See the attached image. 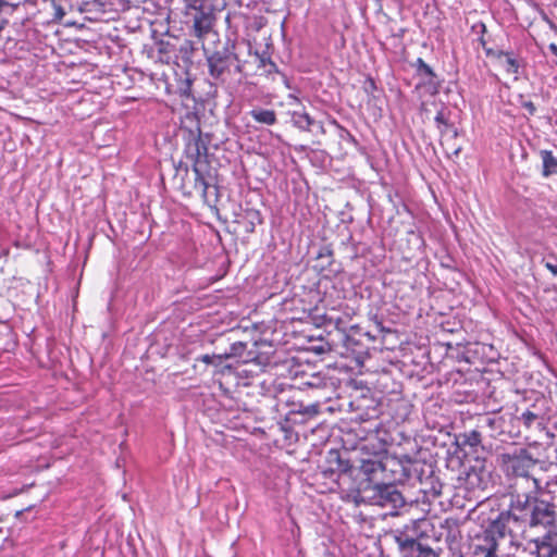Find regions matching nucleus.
I'll return each instance as SVG.
<instances>
[{"instance_id":"nucleus-1","label":"nucleus","mask_w":557,"mask_h":557,"mask_svg":"<svg viewBox=\"0 0 557 557\" xmlns=\"http://www.w3.org/2000/svg\"><path fill=\"white\" fill-rule=\"evenodd\" d=\"M240 329L235 319L224 322L219 311H211V410L233 407V389L238 385L237 367L247 344L239 341Z\"/></svg>"},{"instance_id":"nucleus-2","label":"nucleus","mask_w":557,"mask_h":557,"mask_svg":"<svg viewBox=\"0 0 557 557\" xmlns=\"http://www.w3.org/2000/svg\"><path fill=\"white\" fill-rule=\"evenodd\" d=\"M507 508L499 511L494 519H488L483 528L486 534L495 540L497 547L500 542L510 536L512 540L513 527L519 529H546L555 518V506L547 491L536 490L524 492L520 485H509Z\"/></svg>"},{"instance_id":"nucleus-3","label":"nucleus","mask_w":557,"mask_h":557,"mask_svg":"<svg viewBox=\"0 0 557 557\" xmlns=\"http://www.w3.org/2000/svg\"><path fill=\"white\" fill-rule=\"evenodd\" d=\"M379 449L372 451L369 457L359 460L358 475L369 476L372 482H388L404 484L410 481V468L412 456L408 454H389L379 443Z\"/></svg>"},{"instance_id":"nucleus-4","label":"nucleus","mask_w":557,"mask_h":557,"mask_svg":"<svg viewBox=\"0 0 557 557\" xmlns=\"http://www.w3.org/2000/svg\"><path fill=\"white\" fill-rule=\"evenodd\" d=\"M213 18L211 13V42L214 46L211 52V77L231 88L243 79L242 65L234 52L235 40L225 37V41L222 42L214 29Z\"/></svg>"},{"instance_id":"nucleus-5","label":"nucleus","mask_w":557,"mask_h":557,"mask_svg":"<svg viewBox=\"0 0 557 557\" xmlns=\"http://www.w3.org/2000/svg\"><path fill=\"white\" fill-rule=\"evenodd\" d=\"M361 480L355 486V499L372 506L389 509V515H398V509L406 505V499L397 488V484L372 482L369 476L359 475Z\"/></svg>"},{"instance_id":"nucleus-6","label":"nucleus","mask_w":557,"mask_h":557,"mask_svg":"<svg viewBox=\"0 0 557 557\" xmlns=\"http://www.w3.org/2000/svg\"><path fill=\"white\" fill-rule=\"evenodd\" d=\"M539 460L533 458L531 451L527 448H513L510 451L499 455V466L507 476L515 478L510 485H520L522 488H533L536 478L531 475V470L535 468Z\"/></svg>"},{"instance_id":"nucleus-7","label":"nucleus","mask_w":557,"mask_h":557,"mask_svg":"<svg viewBox=\"0 0 557 557\" xmlns=\"http://www.w3.org/2000/svg\"><path fill=\"white\" fill-rule=\"evenodd\" d=\"M323 478L330 479L338 484L341 481L350 482L348 488L355 492V486L361 478L358 475L359 466L351 463L346 450L330 449L325 456L324 463L320 467Z\"/></svg>"},{"instance_id":"nucleus-8","label":"nucleus","mask_w":557,"mask_h":557,"mask_svg":"<svg viewBox=\"0 0 557 557\" xmlns=\"http://www.w3.org/2000/svg\"><path fill=\"white\" fill-rule=\"evenodd\" d=\"M410 481L407 483L421 485L420 492L433 495L441 494V484L438 479L435 476V466L432 462H428L423 459L412 457L411 463H409Z\"/></svg>"},{"instance_id":"nucleus-9","label":"nucleus","mask_w":557,"mask_h":557,"mask_svg":"<svg viewBox=\"0 0 557 557\" xmlns=\"http://www.w3.org/2000/svg\"><path fill=\"white\" fill-rule=\"evenodd\" d=\"M431 522L426 518L413 519L401 528L391 531L398 550L429 537Z\"/></svg>"},{"instance_id":"nucleus-10","label":"nucleus","mask_w":557,"mask_h":557,"mask_svg":"<svg viewBox=\"0 0 557 557\" xmlns=\"http://www.w3.org/2000/svg\"><path fill=\"white\" fill-rule=\"evenodd\" d=\"M483 433L478 426L458 434H455L456 453L463 457L472 456L473 459L486 458L488 450L483 443Z\"/></svg>"},{"instance_id":"nucleus-11","label":"nucleus","mask_w":557,"mask_h":557,"mask_svg":"<svg viewBox=\"0 0 557 557\" xmlns=\"http://www.w3.org/2000/svg\"><path fill=\"white\" fill-rule=\"evenodd\" d=\"M193 169L195 173L194 189L206 202L209 187V150L201 137L196 141V156Z\"/></svg>"},{"instance_id":"nucleus-12","label":"nucleus","mask_w":557,"mask_h":557,"mask_svg":"<svg viewBox=\"0 0 557 557\" xmlns=\"http://www.w3.org/2000/svg\"><path fill=\"white\" fill-rule=\"evenodd\" d=\"M450 116H451V111L446 107L445 103L442 102L441 108L434 117V122H435L436 128L440 132L441 137L443 138L441 144L443 146L447 145L446 154L458 157L460 154L462 148H461V146L450 145V140L456 139L459 136L458 128L450 121Z\"/></svg>"},{"instance_id":"nucleus-13","label":"nucleus","mask_w":557,"mask_h":557,"mask_svg":"<svg viewBox=\"0 0 557 557\" xmlns=\"http://www.w3.org/2000/svg\"><path fill=\"white\" fill-rule=\"evenodd\" d=\"M282 384H277L275 381L271 382L267 389V395L275 399L274 408L277 412L282 413L287 409L284 414L287 420L294 421L292 416H299L304 405L300 400L295 399V395L288 396L287 392L282 387Z\"/></svg>"},{"instance_id":"nucleus-14","label":"nucleus","mask_w":557,"mask_h":557,"mask_svg":"<svg viewBox=\"0 0 557 557\" xmlns=\"http://www.w3.org/2000/svg\"><path fill=\"white\" fill-rule=\"evenodd\" d=\"M486 458L474 459L473 465L465 466L460 479L465 480L468 490H482L487 487L491 472L485 467Z\"/></svg>"},{"instance_id":"nucleus-15","label":"nucleus","mask_w":557,"mask_h":557,"mask_svg":"<svg viewBox=\"0 0 557 557\" xmlns=\"http://www.w3.org/2000/svg\"><path fill=\"white\" fill-rule=\"evenodd\" d=\"M486 57L495 60L507 74L513 75L516 79L521 75V70L525 65L523 59L513 50L486 49Z\"/></svg>"},{"instance_id":"nucleus-16","label":"nucleus","mask_w":557,"mask_h":557,"mask_svg":"<svg viewBox=\"0 0 557 557\" xmlns=\"http://www.w3.org/2000/svg\"><path fill=\"white\" fill-rule=\"evenodd\" d=\"M187 15L193 21V35L198 38L202 49L205 48V37L209 33V8L201 2L199 7H191Z\"/></svg>"},{"instance_id":"nucleus-17","label":"nucleus","mask_w":557,"mask_h":557,"mask_svg":"<svg viewBox=\"0 0 557 557\" xmlns=\"http://www.w3.org/2000/svg\"><path fill=\"white\" fill-rule=\"evenodd\" d=\"M367 422L369 426H362L358 423L352 428V431L359 440L358 448L364 454V457H369V455L372 454L370 446L374 447L372 441H379L377 433L380 426V422L376 420L369 419Z\"/></svg>"},{"instance_id":"nucleus-18","label":"nucleus","mask_w":557,"mask_h":557,"mask_svg":"<svg viewBox=\"0 0 557 557\" xmlns=\"http://www.w3.org/2000/svg\"><path fill=\"white\" fill-rule=\"evenodd\" d=\"M125 0H84L79 9L82 12L117 13L126 9Z\"/></svg>"},{"instance_id":"nucleus-19","label":"nucleus","mask_w":557,"mask_h":557,"mask_svg":"<svg viewBox=\"0 0 557 557\" xmlns=\"http://www.w3.org/2000/svg\"><path fill=\"white\" fill-rule=\"evenodd\" d=\"M497 548V543L484 529L472 539V557H496Z\"/></svg>"},{"instance_id":"nucleus-20","label":"nucleus","mask_w":557,"mask_h":557,"mask_svg":"<svg viewBox=\"0 0 557 557\" xmlns=\"http://www.w3.org/2000/svg\"><path fill=\"white\" fill-rule=\"evenodd\" d=\"M416 75L421 79L417 86L418 88L423 87L425 91L431 96H436L440 94L442 81L430 65L420 74Z\"/></svg>"},{"instance_id":"nucleus-21","label":"nucleus","mask_w":557,"mask_h":557,"mask_svg":"<svg viewBox=\"0 0 557 557\" xmlns=\"http://www.w3.org/2000/svg\"><path fill=\"white\" fill-rule=\"evenodd\" d=\"M289 122L300 132H311L317 121L306 110H289Z\"/></svg>"},{"instance_id":"nucleus-22","label":"nucleus","mask_w":557,"mask_h":557,"mask_svg":"<svg viewBox=\"0 0 557 557\" xmlns=\"http://www.w3.org/2000/svg\"><path fill=\"white\" fill-rule=\"evenodd\" d=\"M400 557H440V553L423 541L398 550Z\"/></svg>"},{"instance_id":"nucleus-23","label":"nucleus","mask_w":557,"mask_h":557,"mask_svg":"<svg viewBox=\"0 0 557 557\" xmlns=\"http://www.w3.org/2000/svg\"><path fill=\"white\" fill-rule=\"evenodd\" d=\"M240 219L239 223L244 225L246 233H253L256 226L263 222L261 212L253 208L244 209Z\"/></svg>"},{"instance_id":"nucleus-24","label":"nucleus","mask_w":557,"mask_h":557,"mask_svg":"<svg viewBox=\"0 0 557 557\" xmlns=\"http://www.w3.org/2000/svg\"><path fill=\"white\" fill-rule=\"evenodd\" d=\"M539 156L542 160L541 174L544 178H548L552 175H557V157L552 150L541 149Z\"/></svg>"},{"instance_id":"nucleus-25","label":"nucleus","mask_w":557,"mask_h":557,"mask_svg":"<svg viewBox=\"0 0 557 557\" xmlns=\"http://www.w3.org/2000/svg\"><path fill=\"white\" fill-rule=\"evenodd\" d=\"M315 259L321 261L322 270L329 269L331 272H339L341 269H332L335 264L334 250L331 244L320 245L315 255Z\"/></svg>"},{"instance_id":"nucleus-26","label":"nucleus","mask_w":557,"mask_h":557,"mask_svg":"<svg viewBox=\"0 0 557 557\" xmlns=\"http://www.w3.org/2000/svg\"><path fill=\"white\" fill-rule=\"evenodd\" d=\"M503 424L504 420L502 417L485 414L479 420L478 428L482 430L483 434L490 430L491 433L488 435L494 437L496 433L503 432Z\"/></svg>"},{"instance_id":"nucleus-27","label":"nucleus","mask_w":557,"mask_h":557,"mask_svg":"<svg viewBox=\"0 0 557 557\" xmlns=\"http://www.w3.org/2000/svg\"><path fill=\"white\" fill-rule=\"evenodd\" d=\"M519 421L529 429L536 431H545L546 430V419L541 418L539 413L525 411L523 410L519 417Z\"/></svg>"},{"instance_id":"nucleus-28","label":"nucleus","mask_w":557,"mask_h":557,"mask_svg":"<svg viewBox=\"0 0 557 557\" xmlns=\"http://www.w3.org/2000/svg\"><path fill=\"white\" fill-rule=\"evenodd\" d=\"M248 114L259 124L270 126L276 123V113L274 110L255 107L248 112Z\"/></svg>"},{"instance_id":"nucleus-29","label":"nucleus","mask_w":557,"mask_h":557,"mask_svg":"<svg viewBox=\"0 0 557 557\" xmlns=\"http://www.w3.org/2000/svg\"><path fill=\"white\" fill-rule=\"evenodd\" d=\"M214 188L215 194V203L214 206L211 205V211L215 212V215L219 220H222L223 222L227 221L226 216H222V210L225 206V203L230 202V194L225 188L219 187L216 185L212 186Z\"/></svg>"},{"instance_id":"nucleus-30","label":"nucleus","mask_w":557,"mask_h":557,"mask_svg":"<svg viewBox=\"0 0 557 557\" xmlns=\"http://www.w3.org/2000/svg\"><path fill=\"white\" fill-rule=\"evenodd\" d=\"M531 483L533 484V488L532 490L524 488V492L528 493V492H533V491L541 488L542 491H545V492L547 491L548 495L552 497V502L555 506L556 518H555L553 524L549 528H546L545 530L556 529V527H557V491L552 488L550 482H546L545 484H542V482L540 480H534Z\"/></svg>"},{"instance_id":"nucleus-31","label":"nucleus","mask_w":557,"mask_h":557,"mask_svg":"<svg viewBox=\"0 0 557 557\" xmlns=\"http://www.w3.org/2000/svg\"><path fill=\"white\" fill-rule=\"evenodd\" d=\"M215 250L214 262L219 264V272L216 275L211 276V285L226 274L230 265V259L224 248L220 247L219 249L215 248Z\"/></svg>"},{"instance_id":"nucleus-32","label":"nucleus","mask_w":557,"mask_h":557,"mask_svg":"<svg viewBox=\"0 0 557 557\" xmlns=\"http://www.w3.org/2000/svg\"><path fill=\"white\" fill-rule=\"evenodd\" d=\"M158 60L162 63H169L175 52L174 46L166 40H159L157 42Z\"/></svg>"},{"instance_id":"nucleus-33","label":"nucleus","mask_w":557,"mask_h":557,"mask_svg":"<svg viewBox=\"0 0 557 557\" xmlns=\"http://www.w3.org/2000/svg\"><path fill=\"white\" fill-rule=\"evenodd\" d=\"M524 410L539 413L541 418H545L546 420L548 419L547 400L543 396L536 397L535 400L531 405H529Z\"/></svg>"},{"instance_id":"nucleus-34","label":"nucleus","mask_w":557,"mask_h":557,"mask_svg":"<svg viewBox=\"0 0 557 557\" xmlns=\"http://www.w3.org/2000/svg\"><path fill=\"white\" fill-rule=\"evenodd\" d=\"M552 530H545L546 533L541 536L534 539L532 542L534 543L535 549L539 554H541L542 550L547 549L549 552L550 548H555V545L552 544L553 536H552Z\"/></svg>"},{"instance_id":"nucleus-35","label":"nucleus","mask_w":557,"mask_h":557,"mask_svg":"<svg viewBox=\"0 0 557 557\" xmlns=\"http://www.w3.org/2000/svg\"><path fill=\"white\" fill-rule=\"evenodd\" d=\"M331 124L336 128L339 139L352 145H357L356 137L347 128L342 126L336 120L333 119Z\"/></svg>"},{"instance_id":"nucleus-36","label":"nucleus","mask_w":557,"mask_h":557,"mask_svg":"<svg viewBox=\"0 0 557 557\" xmlns=\"http://www.w3.org/2000/svg\"><path fill=\"white\" fill-rule=\"evenodd\" d=\"M320 405L318 403L304 405V408L300 412V419H294V422L304 423L307 419H310L319 413Z\"/></svg>"},{"instance_id":"nucleus-37","label":"nucleus","mask_w":557,"mask_h":557,"mask_svg":"<svg viewBox=\"0 0 557 557\" xmlns=\"http://www.w3.org/2000/svg\"><path fill=\"white\" fill-rule=\"evenodd\" d=\"M472 30L479 35L478 41L482 46L485 53H486V49H493L492 47L487 46V41L484 37L487 29H486V25L483 22H478V23L473 24Z\"/></svg>"},{"instance_id":"nucleus-38","label":"nucleus","mask_w":557,"mask_h":557,"mask_svg":"<svg viewBox=\"0 0 557 557\" xmlns=\"http://www.w3.org/2000/svg\"><path fill=\"white\" fill-rule=\"evenodd\" d=\"M326 380L324 376H321L319 373L312 374L308 381H305L302 385L309 388H324L326 387Z\"/></svg>"},{"instance_id":"nucleus-39","label":"nucleus","mask_w":557,"mask_h":557,"mask_svg":"<svg viewBox=\"0 0 557 557\" xmlns=\"http://www.w3.org/2000/svg\"><path fill=\"white\" fill-rule=\"evenodd\" d=\"M235 296V293L233 289H227L226 293L222 292L221 289H214L211 292V306L213 304L219 302L220 299H232Z\"/></svg>"},{"instance_id":"nucleus-40","label":"nucleus","mask_w":557,"mask_h":557,"mask_svg":"<svg viewBox=\"0 0 557 557\" xmlns=\"http://www.w3.org/2000/svg\"><path fill=\"white\" fill-rule=\"evenodd\" d=\"M255 55L257 57L259 61V67H267L272 66L273 70H275V62L272 61L271 57L267 51H263L259 53L258 51L255 52Z\"/></svg>"},{"instance_id":"nucleus-41","label":"nucleus","mask_w":557,"mask_h":557,"mask_svg":"<svg viewBox=\"0 0 557 557\" xmlns=\"http://www.w3.org/2000/svg\"><path fill=\"white\" fill-rule=\"evenodd\" d=\"M518 102L521 108H523L528 111L529 115L532 116L535 114V112H536L535 104L531 100L525 99V97L523 95H519Z\"/></svg>"},{"instance_id":"nucleus-42","label":"nucleus","mask_w":557,"mask_h":557,"mask_svg":"<svg viewBox=\"0 0 557 557\" xmlns=\"http://www.w3.org/2000/svg\"><path fill=\"white\" fill-rule=\"evenodd\" d=\"M411 66L416 70V74H420L429 66V64L422 58H418L413 63H411Z\"/></svg>"},{"instance_id":"nucleus-43","label":"nucleus","mask_w":557,"mask_h":557,"mask_svg":"<svg viewBox=\"0 0 557 557\" xmlns=\"http://www.w3.org/2000/svg\"><path fill=\"white\" fill-rule=\"evenodd\" d=\"M377 89L376 83L372 77H368L364 82V90L368 94H373Z\"/></svg>"},{"instance_id":"nucleus-44","label":"nucleus","mask_w":557,"mask_h":557,"mask_svg":"<svg viewBox=\"0 0 557 557\" xmlns=\"http://www.w3.org/2000/svg\"><path fill=\"white\" fill-rule=\"evenodd\" d=\"M22 0H0V11L3 10V8H15L21 3Z\"/></svg>"},{"instance_id":"nucleus-45","label":"nucleus","mask_w":557,"mask_h":557,"mask_svg":"<svg viewBox=\"0 0 557 557\" xmlns=\"http://www.w3.org/2000/svg\"><path fill=\"white\" fill-rule=\"evenodd\" d=\"M544 267L553 274L557 275V263H553L549 260L543 259L542 260Z\"/></svg>"},{"instance_id":"nucleus-46","label":"nucleus","mask_w":557,"mask_h":557,"mask_svg":"<svg viewBox=\"0 0 557 557\" xmlns=\"http://www.w3.org/2000/svg\"><path fill=\"white\" fill-rule=\"evenodd\" d=\"M474 347H475L474 349H472V348H470V347H468V348L466 349V351H465V360H466L467 362H472V361H471V356H470V354H471V352H478L479 344H474Z\"/></svg>"},{"instance_id":"nucleus-47","label":"nucleus","mask_w":557,"mask_h":557,"mask_svg":"<svg viewBox=\"0 0 557 557\" xmlns=\"http://www.w3.org/2000/svg\"><path fill=\"white\" fill-rule=\"evenodd\" d=\"M253 359H256V361L259 364H264L265 366V364L270 363L269 357L264 356L263 354H260V355L256 356Z\"/></svg>"},{"instance_id":"nucleus-48","label":"nucleus","mask_w":557,"mask_h":557,"mask_svg":"<svg viewBox=\"0 0 557 557\" xmlns=\"http://www.w3.org/2000/svg\"><path fill=\"white\" fill-rule=\"evenodd\" d=\"M54 10H55L54 18L58 20V21H61L63 15H64L63 9L61 7L54 5Z\"/></svg>"},{"instance_id":"nucleus-49","label":"nucleus","mask_w":557,"mask_h":557,"mask_svg":"<svg viewBox=\"0 0 557 557\" xmlns=\"http://www.w3.org/2000/svg\"><path fill=\"white\" fill-rule=\"evenodd\" d=\"M542 557H557V544L555 545V548H550L549 552L543 554Z\"/></svg>"},{"instance_id":"nucleus-50","label":"nucleus","mask_w":557,"mask_h":557,"mask_svg":"<svg viewBox=\"0 0 557 557\" xmlns=\"http://www.w3.org/2000/svg\"><path fill=\"white\" fill-rule=\"evenodd\" d=\"M548 49H549V51H550L554 55H556V57H557V45H556V44H554V42L549 44Z\"/></svg>"},{"instance_id":"nucleus-51","label":"nucleus","mask_w":557,"mask_h":557,"mask_svg":"<svg viewBox=\"0 0 557 557\" xmlns=\"http://www.w3.org/2000/svg\"><path fill=\"white\" fill-rule=\"evenodd\" d=\"M212 236H214V237H215V239H216L219 243L221 242V235H220V233H219L218 231H215V230H213V228L211 227V237H212Z\"/></svg>"},{"instance_id":"nucleus-52","label":"nucleus","mask_w":557,"mask_h":557,"mask_svg":"<svg viewBox=\"0 0 557 557\" xmlns=\"http://www.w3.org/2000/svg\"><path fill=\"white\" fill-rule=\"evenodd\" d=\"M345 344L348 348H350L352 346V344H355V341L354 338H351L350 336H346V341H345Z\"/></svg>"},{"instance_id":"nucleus-53","label":"nucleus","mask_w":557,"mask_h":557,"mask_svg":"<svg viewBox=\"0 0 557 557\" xmlns=\"http://www.w3.org/2000/svg\"><path fill=\"white\" fill-rule=\"evenodd\" d=\"M265 69H267L265 71H267L268 74H272V73H277L278 72V69H277L276 64H275V70H273L272 66H267Z\"/></svg>"},{"instance_id":"nucleus-54","label":"nucleus","mask_w":557,"mask_h":557,"mask_svg":"<svg viewBox=\"0 0 557 557\" xmlns=\"http://www.w3.org/2000/svg\"><path fill=\"white\" fill-rule=\"evenodd\" d=\"M314 126H317L319 128L321 134H325V128H324L322 122L317 121V124Z\"/></svg>"},{"instance_id":"nucleus-55","label":"nucleus","mask_w":557,"mask_h":557,"mask_svg":"<svg viewBox=\"0 0 557 557\" xmlns=\"http://www.w3.org/2000/svg\"><path fill=\"white\" fill-rule=\"evenodd\" d=\"M202 360H203L206 363H209V355H203V356H202Z\"/></svg>"},{"instance_id":"nucleus-56","label":"nucleus","mask_w":557,"mask_h":557,"mask_svg":"<svg viewBox=\"0 0 557 557\" xmlns=\"http://www.w3.org/2000/svg\"><path fill=\"white\" fill-rule=\"evenodd\" d=\"M352 240V235L350 234L347 238V244L350 243ZM343 245H346L345 242L342 243Z\"/></svg>"}]
</instances>
